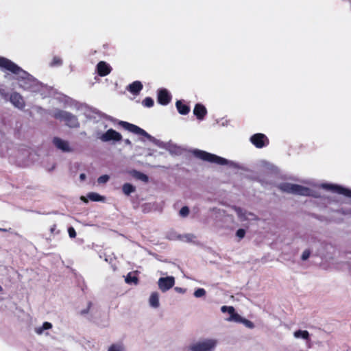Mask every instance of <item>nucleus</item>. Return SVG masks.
<instances>
[{
  "label": "nucleus",
  "instance_id": "nucleus-19",
  "mask_svg": "<svg viewBox=\"0 0 351 351\" xmlns=\"http://www.w3.org/2000/svg\"><path fill=\"white\" fill-rule=\"evenodd\" d=\"M107 351H126V349L123 343L118 341L109 345Z\"/></svg>",
  "mask_w": 351,
  "mask_h": 351
},
{
  "label": "nucleus",
  "instance_id": "nucleus-33",
  "mask_svg": "<svg viewBox=\"0 0 351 351\" xmlns=\"http://www.w3.org/2000/svg\"><path fill=\"white\" fill-rule=\"evenodd\" d=\"M311 252L309 250H304L302 254V259L303 261L307 260L310 256Z\"/></svg>",
  "mask_w": 351,
  "mask_h": 351
},
{
  "label": "nucleus",
  "instance_id": "nucleus-14",
  "mask_svg": "<svg viewBox=\"0 0 351 351\" xmlns=\"http://www.w3.org/2000/svg\"><path fill=\"white\" fill-rule=\"evenodd\" d=\"M293 337L296 340H302L306 342L311 339V335L306 330H296L293 332Z\"/></svg>",
  "mask_w": 351,
  "mask_h": 351
},
{
  "label": "nucleus",
  "instance_id": "nucleus-17",
  "mask_svg": "<svg viewBox=\"0 0 351 351\" xmlns=\"http://www.w3.org/2000/svg\"><path fill=\"white\" fill-rule=\"evenodd\" d=\"M234 211L239 220L242 222L252 219L254 217V215L250 213H247L239 208H235Z\"/></svg>",
  "mask_w": 351,
  "mask_h": 351
},
{
  "label": "nucleus",
  "instance_id": "nucleus-4",
  "mask_svg": "<svg viewBox=\"0 0 351 351\" xmlns=\"http://www.w3.org/2000/svg\"><path fill=\"white\" fill-rule=\"evenodd\" d=\"M218 341L214 338H207L191 343L189 351H213L217 346Z\"/></svg>",
  "mask_w": 351,
  "mask_h": 351
},
{
  "label": "nucleus",
  "instance_id": "nucleus-34",
  "mask_svg": "<svg viewBox=\"0 0 351 351\" xmlns=\"http://www.w3.org/2000/svg\"><path fill=\"white\" fill-rule=\"evenodd\" d=\"M68 233L71 238H75L76 236V232L75 229L73 227H70L68 229Z\"/></svg>",
  "mask_w": 351,
  "mask_h": 351
},
{
  "label": "nucleus",
  "instance_id": "nucleus-31",
  "mask_svg": "<svg viewBox=\"0 0 351 351\" xmlns=\"http://www.w3.org/2000/svg\"><path fill=\"white\" fill-rule=\"evenodd\" d=\"M189 213V209L188 207L186 206H184L182 207L180 210V215L182 216V217H186Z\"/></svg>",
  "mask_w": 351,
  "mask_h": 351
},
{
  "label": "nucleus",
  "instance_id": "nucleus-40",
  "mask_svg": "<svg viewBox=\"0 0 351 351\" xmlns=\"http://www.w3.org/2000/svg\"><path fill=\"white\" fill-rule=\"evenodd\" d=\"M53 62H54V64H58V63H59L60 61V60H59V59H58V58H54V59H53Z\"/></svg>",
  "mask_w": 351,
  "mask_h": 351
},
{
  "label": "nucleus",
  "instance_id": "nucleus-10",
  "mask_svg": "<svg viewBox=\"0 0 351 351\" xmlns=\"http://www.w3.org/2000/svg\"><path fill=\"white\" fill-rule=\"evenodd\" d=\"M323 189L330 190L334 193L342 194L346 197H351V190L343 188L338 185L324 184L322 185Z\"/></svg>",
  "mask_w": 351,
  "mask_h": 351
},
{
  "label": "nucleus",
  "instance_id": "nucleus-7",
  "mask_svg": "<svg viewBox=\"0 0 351 351\" xmlns=\"http://www.w3.org/2000/svg\"><path fill=\"white\" fill-rule=\"evenodd\" d=\"M175 282L176 280L173 276L161 277L158 280V289L162 292H166L174 286Z\"/></svg>",
  "mask_w": 351,
  "mask_h": 351
},
{
  "label": "nucleus",
  "instance_id": "nucleus-9",
  "mask_svg": "<svg viewBox=\"0 0 351 351\" xmlns=\"http://www.w3.org/2000/svg\"><path fill=\"white\" fill-rule=\"evenodd\" d=\"M99 138L104 142H108L110 141H119L122 139V136L118 132L109 129L105 133L102 134Z\"/></svg>",
  "mask_w": 351,
  "mask_h": 351
},
{
  "label": "nucleus",
  "instance_id": "nucleus-38",
  "mask_svg": "<svg viewBox=\"0 0 351 351\" xmlns=\"http://www.w3.org/2000/svg\"><path fill=\"white\" fill-rule=\"evenodd\" d=\"M80 199H81L84 202H85V203H87V202H88V199H87L86 197H84V196H82V197H80Z\"/></svg>",
  "mask_w": 351,
  "mask_h": 351
},
{
  "label": "nucleus",
  "instance_id": "nucleus-18",
  "mask_svg": "<svg viewBox=\"0 0 351 351\" xmlns=\"http://www.w3.org/2000/svg\"><path fill=\"white\" fill-rule=\"evenodd\" d=\"M111 71L110 66L105 62H99L97 64V71L99 75L106 76L110 73Z\"/></svg>",
  "mask_w": 351,
  "mask_h": 351
},
{
  "label": "nucleus",
  "instance_id": "nucleus-6",
  "mask_svg": "<svg viewBox=\"0 0 351 351\" xmlns=\"http://www.w3.org/2000/svg\"><path fill=\"white\" fill-rule=\"evenodd\" d=\"M280 189L287 193L300 195H310L311 190L308 188L291 183H283L280 186Z\"/></svg>",
  "mask_w": 351,
  "mask_h": 351
},
{
  "label": "nucleus",
  "instance_id": "nucleus-27",
  "mask_svg": "<svg viewBox=\"0 0 351 351\" xmlns=\"http://www.w3.org/2000/svg\"><path fill=\"white\" fill-rule=\"evenodd\" d=\"M125 282L128 284L130 283H134V285H136L138 283V278L132 275L131 273H129L125 279Z\"/></svg>",
  "mask_w": 351,
  "mask_h": 351
},
{
  "label": "nucleus",
  "instance_id": "nucleus-28",
  "mask_svg": "<svg viewBox=\"0 0 351 351\" xmlns=\"http://www.w3.org/2000/svg\"><path fill=\"white\" fill-rule=\"evenodd\" d=\"M206 294V291L202 288H199L194 292V296L195 298H201L204 296Z\"/></svg>",
  "mask_w": 351,
  "mask_h": 351
},
{
  "label": "nucleus",
  "instance_id": "nucleus-22",
  "mask_svg": "<svg viewBox=\"0 0 351 351\" xmlns=\"http://www.w3.org/2000/svg\"><path fill=\"white\" fill-rule=\"evenodd\" d=\"M87 197L93 202H104L106 199L105 197L95 192L89 193L87 195Z\"/></svg>",
  "mask_w": 351,
  "mask_h": 351
},
{
  "label": "nucleus",
  "instance_id": "nucleus-12",
  "mask_svg": "<svg viewBox=\"0 0 351 351\" xmlns=\"http://www.w3.org/2000/svg\"><path fill=\"white\" fill-rule=\"evenodd\" d=\"M251 143L257 148H262L268 143L267 138L263 134H256L250 138Z\"/></svg>",
  "mask_w": 351,
  "mask_h": 351
},
{
  "label": "nucleus",
  "instance_id": "nucleus-39",
  "mask_svg": "<svg viewBox=\"0 0 351 351\" xmlns=\"http://www.w3.org/2000/svg\"><path fill=\"white\" fill-rule=\"evenodd\" d=\"M85 177H86V176H85V174H84V173H82V174H80V179H81L82 180H84L85 179Z\"/></svg>",
  "mask_w": 351,
  "mask_h": 351
},
{
  "label": "nucleus",
  "instance_id": "nucleus-24",
  "mask_svg": "<svg viewBox=\"0 0 351 351\" xmlns=\"http://www.w3.org/2000/svg\"><path fill=\"white\" fill-rule=\"evenodd\" d=\"M176 107L181 114H186L189 112V108L186 105L182 104L180 101H178L176 102Z\"/></svg>",
  "mask_w": 351,
  "mask_h": 351
},
{
  "label": "nucleus",
  "instance_id": "nucleus-5",
  "mask_svg": "<svg viewBox=\"0 0 351 351\" xmlns=\"http://www.w3.org/2000/svg\"><path fill=\"white\" fill-rule=\"evenodd\" d=\"M119 125H120L125 130H126L130 132H132L134 134L141 135V136H143L147 138V139H149L150 141H152L156 145H160V141L158 140H157L155 138H154L153 136H150L144 130H143L142 128H139L138 126H137L136 125H134V124H132L128 122L123 121H119Z\"/></svg>",
  "mask_w": 351,
  "mask_h": 351
},
{
  "label": "nucleus",
  "instance_id": "nucleus-1",
  "mask_svg": "<svg viewBox=\"0 0 351 351\" xmlns=\"http://www.w3.org/2000/svg\"><path fill=\"white\" fill-rule=\"evenodd\" d=\"M0 67L16 74L19 86L23 89H30L35 84V80L29 74L8 59L0 57Z\"/></svg>",
  "mask_w": 351,
  "mask_h": 351
},
{
  "label": "nucleus",
  "instance_id": "nucleus-8",
  "mask_svg": "<svg viewBox=\"0 0 351 351\" xmlns=\"http://www.w3.org/2000/svg\"><path fill=\"white\" fill-rule=\"evenodd\" d=\"M56 117L65 121V123L71 128H75L79 125V123L76 117L66 112L61 111L57 113Z\"/></svg>",
  "mask_w": 351,
  "mask_h": 351
},
{
  "label": "nucleus",
  "instance_id": "nucleus-23",
  "mask_svg": "<svg viewBox=\"0 0 351 351\" xmlns=\"http://www.w3.org/2000/svg\"><path fill=\"white\" fill-rule=\"evenodd\" d=\"M52 328V324L49 322H44L42 326H38L35 328V332L38 334L41 335L43 333V332L45 330H49Z\"/></svg>",
  "mask_w": 351,
  "mask_h": 351
},
{
  "label": "nucleus",
  "instance_id": "nucleus-15",
  "mask_svg": "<svg viewBox=\"0 0 351 351\" xmlns=\"http://www.w3.org/2000/svg\"><path fill=\"white\" fill-rule=\"evenodd\" d=\"M53 144L55 145V146L58 149H59L63 152L71 151V148L69 145V143L66 141H64L59 138H54L53 140Z\"/></svg>",
  "mask_w": 351,
  "mask_h": 351
},
{
  "label": "nucleus",
  "instance_id": "nucleus-13",
  "mask_svg": "<svg viewBox=\"0 0 351 351\" xmlns=\"http://www.w3.org/2000/svg\"><path fill=\"white\" fill-rule=\"evenodd\" d=\"M149 306L154 309H157L160 307V294L157 291H153L150 293L148 298Z\"/></svg>",
  "mask_w": 351,
  "mask_h": 351
},
{
  "label": "nucleus",
  "instance_id": "nucleus-30",
  "mask_svg": "<svg viewBox=\"0 0 351 351\" xmlns=\"http://www.w3.org/2000/svg\"><path fill=\"white\" fill-rule=\"evenodd\" d=\"M109 179H110L109 176H108V175H103V176H101L100 177L98 178L97 182L99 184H104V183L107 182L109 180Z\"/></svg>",
  "mask_w": 351,
  "mask_h": 351
},
{
  "label": "nucleus",
  "instance_id": "nucleus-37",
  "mask_svg": "<svg viewBox=\"0 0 351 351\" xmlns=\"http://www.w3.org/2000/svg\"><path fill=\"white\" fill-rule=\"evenodd\" d=\"M56 224H53L51 228H50V232L51 234H54L55 232H56Z\"/></svg>",
  "mask_w": 351,
  "mask_h": 351
},
{
  "label": "nucleus",
  "instance_id": "nucleus-20",
  "mask_svg": "<svg viewBox=\"0 0 351 351\" xmlns=\"http://www.w3.org/2000/svg\"><path fill=\"white\" fill-rule=\"evenodd\" d=\"M194 114L199 119H202L206 113V108L201 104H197L193 110Z\"/></svg>",
  "mask_w": 351,
  "mask_h": 351
},
{
  "label": "nucleus",
  "instance_id": "nucleus-25",
  "mask_svg": "<svg viewBox=\"0 0 351 351\" xmlns=\"http://www.w3.org/2000/svg\"><path fill=\"white\" fill-rule=\"evenodd\" d=\"M122 190L124 194L129 195L132 193L134 192L135 187L129 183H125L123 185Z\"/></svg>",
  "mask_w": 351,
  "mask_h": 351
},
{
  "label": "nucleus",
  "instance_id": "nucleus-2",
  "mask_svg": "<svg viewBox=\"0 0 351 351\" xmlns=\"http://www.w3.org/2000/svg\"><path fill=\"white\" fill-rule=\"evenodd\" d=\"M191 154L195 157L209 162L215 163L219 165H228L232 167H238L237 164L233 161L228 160L224 158L203 150L195 149L191 150Z\"/></svg>",
  "mask_w": 351,
  "mask_h": 351
},
{
  "label": "nucleus",
  "instance_id": "nucleus-29",
  "mask_svg": "<svg viewBox=\"0 0 351 351\" xmlns=\"http://www.w3.org/2000/svg\"><path fill=\"white\" fill-rule=\"evenodd\" d=\"M143 104L146 107L150 108L154 105V100L150 97H146L143 101Z\"/></svg>",
  "mask_w": 351,
  "mask_h": 351
},
{
  "label": "nucleus",
  "instance_id": "nucleus-21",
  "mask_svg": "<svg viewBox=\"0 0 351 351\" xmlns=\"http://www.w3.org/2000/svg\"><path fill=\"white\" fill-rule=\"evenodd\" d=\"M142 84L138 81H136L129 86L128 89L131 93L136 94L142 89Z\"/></svg>",
  "mask_w": 351,
  "mask_h": 351
},
{
  "label": "nucleus",
  "instance_id": "nucleus-32",
  "mask_svg": "<svg viewBox=\"0 0 351 351\" xmlns=\"http://www.w3.org/2000/svg\"><path fill=\"white\" fill-rule=\"evenodd\" d=\"M236 235L239 239H241L245 235V230L244 229L240 228V229L237 230V231L236 232Z\"/></svg>",
  "mask_w": 351,
  "mask_h": 351
},
{
  "label": "nucleus",
  "instance_id": "nucleus-16",
  "mask_svg": "<svg viewBox=\"0 0 351 351\" xmlns=\"http://www.w3.org/2000/svg\"><path fill=\"white\" fill-rule=\"evenodd\" d=\"M171 100V95L165 89H161L158 94V101L161 105H167Z\"/></svg>",
  "mask_w": 351,
  "mask_h": 351
},
{
  "label": "nucleus",
  "instance_id": "nucleus-36",
  "mask_svg": "<svg viewBox=\"0 0 351 351\" xmlns=\"http://www.w3.org/2000/svg\"><path fill=\"white\" fill-rule=\"evenodd\" d=\"M175 291L178 293H185V290L182 288H180V287H176L175 288Z\"/></svg>",
  "mask_w": 351,
  "mask_h": 351
},
{
  "label": "nucleus",
  "instance_id": "nucleus-3",
  "mask_svg": "<svg viewBox=\"0 0 351 351\" xmlns=\"http://www.w3.org/2000/svg\"><path fill=\"white\" fill-rule=\"evenodd\" d=\"M221 311L223 313H228L229 315V317L226 319L227 322L242 323L248 328H253L254 326V324L251 321L242 317L239 314H238L234 308L232 306H222L221 307Z\"/></svg>",
  "mask_w": 351,
  "mask_h": 351
},
{
  "label": "nucleus",
  "instance_id": "nucleus-26",
  "mask_svg": "<svg viewBox=\"0 0 351 351\" xmlns=\"http://www.w3.org/2000/svg\"><path fill=\"white\" fill-rule=\"evenodd\" d=\"M132 175L136 178L137 179H139L145 182H147L148 181V177L145 174L141 173L139 171H133L132 172Z\"/></svg>",
  "mask_w": 351,
  "mask_h": 351
},
{
  "label": "nucleus",
  "instance_id": "nucleus-11",
  "mask_svg": "<svg viewBox=\"0 0 351 351\" xmlns=\"http://www.w3.org/2000/svg\"><path fill=\"white\" fill-rule=\"evenodd\" d=\"M10 101L16 108L22 110L25 106L23 97L18 93L14 92L10 95Z\"/></svg>",
  "mask_w": 351,
  "mask_h": 351
},
{
  "label": "nucleus",
  "instance_id": "nucleus-35",
  "mask_svg": "<svg viewBox=\"0 0 351 351\" xmlns=\"http://www.w3.org/2000/svg\"><path fill=\"white\" fill-rule=\"evenodd\" d=\"M214 211L215 212V214L217 215V217H221L224 215L225 214V211L223 210L215 209L214 210Z\"/></svg>",
  "mask_w": 351,
  "mask_h": 351
}]
</instances>
